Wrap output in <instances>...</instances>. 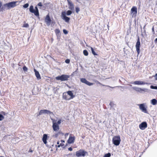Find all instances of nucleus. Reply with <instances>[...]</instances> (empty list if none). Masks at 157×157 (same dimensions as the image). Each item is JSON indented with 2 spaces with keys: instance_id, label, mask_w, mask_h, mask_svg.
I'll use <instances>...</instances> for the list:
<instances>
[{
  "instance_id": "1",
  "label": "nucleus",
  "mask_w": 157,
  "mask_h": 157,
  "mask_svg": "<svg viewBox=\"0 0 157 157\" xmlns=\"http://www.w3.org/2000/svg\"><path fill=\"white\" fill-rule=\"evenodd\" d=\"M75 97V96L71 90L68 91L67 92H64L63 94V98L65 100H70L73 99Z\"/></svg>"
},
{
  "instance_id": "2",
  "label": "nucleus",
  "mask_w": 157,
  "mask_h": 157,
  "mask_svg": "<svg viewBox=\"0 0 157 157\" xmlns=\"http://www.w3.org/2000/svg\"><path fill=\"white\" fill-rule=\"evenodd\" d=\"M18 2V1H13L5 4L3 5L2 9L9 10L11 8H14L17 5V3Z\"/></svg>"
},
{
  "instance_id": "3",
  "label": "nucleus",
  "mask_w": 157,
  "mask_h": 157,
  "mask_svg": "<svg viewBox=\"0 0 157 157\" xmlns=\"http://www.w3.org/2000/svg\"><path fill=\"white\" fill-rule=\"evenodd\" d=\"M70 75H62L60 76H59L56 77L57 80H59L61 81H67L70 78Z\"/></svg>"
},
{
  "instance_id": "4",
  "label": "nucleus",
  "mask_w": 157,
  "mask_h": 157,
  "mask_svg": "<svg viewBox=\"0 0 157 157\" xmlns=\"http://www.w3.org/2000/svg\"><path fill=\"white\" fill-rule=\"evenodd\" d=\"M35 8V9H34L33 6L32 5L31 6L29 9L30 12L31 13H33L36 16H39V13L37 7L36 6Z\"/></svg>"
},
{
  "instance_id": "5",
  "label": "nucleus",
  "mask_w": 157,
  "mask_h": 157,
  "mask_svg": "<svg viewBox=\"0 0 157 157\" xmlns=\"http://www.w3.org/2000/svg\"><path fill=\"white\" fill-rule=\"evenodd\" d=\"M121 140L119 136H115L113 137V143L115 145H119L120 144Z\"/></svg>"
},
{
  "instance_id": "6",
  "label": "nucleus",
  "mask_w": 157,
  "mask_h": 157,
  "mask_svg": "<svg viewBox=\"0 0 157 157\" xmlns=\"http://www.w3.org/2000/svg\"><path fill=\"white\" fill-rule=\"evenodd\" d=\"M86 155H88V153L83 150L80 149L76 152V155L77 157L84 156Z\"/></svg>"
},
{
  "instance_id": "7",
  "label": "nucleus",
  "mask_w": 157,
  "mask_h": 157,
  "mask_svg": "<svg viewBox=\"0 0 157 157\" xmlns=\"http://www.w3.org/2000/svg\"><path fill=\"white\" fill-rule=\"evenodd\" d=\"M61 16L62 18L67 23L69 21L70 18L66 15V12L65 11H62L61 13Z\"/></svg>"
},
{
  "instance_id": "8",
  "label": "nucleus",
  "mask_w": 157,
  "mask_h": 157,
  "mask_svg": "<svg viewBox=\"0 0 157 157\" xmlns=\"http://www.w3.org/2000/svg\"><path fill=\"white\" fill-rule=\"evenodd\" d=\"M132 17H135L137 13V8L136 6H133L131 9Z\"/></svg>"
},
{
  "instance_id": "9",
  "label": "nucleus",
  "mask_w": 157,
  "mask_h": 157,
  "mask_svg": "<svg viewBox=\"0 0 157 157\" xmlns=\"http://www.w3.org/2000/svg\"><path fill=\"white\" fill-rule=\"evenodd\" d=\"M43 113L49 114H53V113L52 112L48 110L41 109L40 110V111L39 112V114L38 115V116L41 115Z\"/></svg>"
},
{
  "instance_id": "10",
  "label": "nucleus",
  "mask_w": 157,
  "mask_h": 157,
  "mask_svg": "<svg viewBox=\"0 0 157 157\" xmlns=\"http://www.w3.org/2000/svg\"><path fill=\"white\" fill-rule=\"evenodd\" d=\"M140 43L139 38H138L137 40V41L136 43V50L137 52V54L138 55L140 53Z\"/></svg>"
},
{
  "instance_id": "11",
  "label": "nucleus",
  "mask_w": 157,
  "mask_h": 157,
  "mask_svg": "<svg viewBox=\"0 0 157 157\" xmlns=\"http://www.w3.org/2000/svg\"><path fill=\"white\" fill-rule=\"evenodd\" d=\"M45 22H46L47 25L48 26H49L50 23H53V22H51V20L50 19V16L48 14L47 15L45 18Z\"/></svg>"
},
{
  "instance_id": "12",
  "label": "nucleus",
  "mask_w": 157,
  "mask_h": 157,
  "mask_svg": "<svg viewBox=\"0 0 157 157\" xmlns=\"http://www.w3.org/2000/svg\"><path fill=\"white\" fill-rule=\"evenodd\" d=\"M80 80L82 82L84 83L89 86L92 85L93 84V83L89 82L86 78H81Z\"/></svg>"
},
{
  "instance_id": "13",
  "label": "nucleus",
  "mask_w": 157,
  "mask_h": 157,
  "mask_svg": "<svg viewBox=\"0 0 157 157\" xmlns=\"http://www.w3.org/2000/svg\"><path fill=\"white\" fill-rule=\"evenodd\" d=\"M139 108L143 112L147 113L146 108L145 107V105L144 104H142L139 105Z\"/></svg>"
},
{
  "instance_id": "14",
  "label": "nucleus",
  "mask_w": 157,
  "mask_h": 157,
  "mask_svg": "<svg viewBox=\"0 0 157 157\" xmlns=\"http://www.w3.org/2000/svg\"><path fill=\"white\" fill-rule=\"evenodd\" d=\"M139 128L141 130H144L147 127V124L146 122H144L140 124L139 126Z\"/></svg>"
},
{
  "instance_id": "15",
  "label": "nucleus",
  "mask_w": 157,
  "mask_h": 157,
  "mask_svg": "<svg viewBox=\"0 0 157 157\" xmlns=\"http://www.w3.org/2000/svg\"><path fill=\"white\" fill-rule=\"evenodd\" d=\"M52 128L55 131H57L59 129V125L56 124V122H53Z\"/></svg>"
},
{
  "instance_id": "16",
  "label": "nucleus",
  "mask_w": 157,
  "mask_h": 157,
  "mask_svg": "<svg viewBox=\"0 0 157 157\" xmlns=\"http://www.w3.org/2000/svg\"><path fill=\"white\" fill-rule=\"evenodd\" d=\"M75 140V137L74 136H71V134L68 139L67 140V143L68 144H71L74 142Z\"/></svg>"
},
{
  "instance_id": "17",
  "label": "nucleus",
  "mask_w": 157,
  "mask_h": 157,
  "mask_svg": "<svg viewBox=\"0 0 157 157\" xmlns=\"http://www.w3.org/2000/svg\"><path fill=\"white\" fill-rule=\"evenodd\" d=\"M48 138V135L46 134H44L42 138V141L44 144H46L47 142V140Z\"/></svg>"
},
{
  "instance_id": "18",
  "label": "nucleus",
  "mask_w": 157,
  "mask_h": 157,
  "mask_svg": "<svg viewBox=\"0 0 157 157\" xmlns=\"http://www.w3.org/2000/svg\"><path fill=\"white\" fill-rule=\"evenodd\" d=\"M133 83L135 85H141L146 84V82L144 81H136L134 82Z\"/></svg>"
},
{
  "instance_id": "19",
  "label": "nucleus",
  "mask_w": 157,
  "mask_h": 157,
  "mask_svg": "<svg viewBox=\"0 0 157 157\" xmlns=\"http://www.w3.org/2000/svg\"><path fill=\"white\" fill-rule=\"evenodd\" d=\"M35 72V75L37 78L38 79H40L41 78L40 75L38 71H37L35 69L34 70Z\"/></svg>"
},
{
  "instance_id": "20",
  "label": "nucleus",
  "mask_w": 157,
  "mask_h": 157,
  "mask_svg": "<svg viewBox=\"0 0 157 157\" xmlns=\"http://www.w3.org/2000/svg\"><path fill=\"white\" fill-rule=\"evenodd\" d=\"M68 5H69V8L71 10H74V5L70 1L68 2Z\"/></svg>"
},
{
  "instance_id": "21",
  "label": "nucleus",
  "mask_w": 157,
  "mask_h": 157,
  "mask_svg": "<svg viewBox=\"0 0 157 157\" xmlns=\"http://www.w3.org/2000/svg\"><path fill=\"white\" fill-rule=\"evenodd\" d=\"M63 135V134L61 131H59L58 132L56 133L54 135V136L55 137H57L59 135Z\"/></svg>"
},
{
  "instance_id": "22",
  "label": "nucleus",
  "mask_w": 157,
  "mask_h": 157,
  "mask_svg": "<svg viewBox=\"0 0 157 157\" xmlns=\"http://www.w3.org/2000/svg\"><path fill=\"white\" fill-rule=\"evenodd\" d=\"M151 103L153 105H155L157 104V100L155 99H152L151 100Z\"/></svg>"
},
{
  "instance_id": "23",
  "label": "nucleus",
  "mask_w": 157,
  "mask_h": 157,
  "mask_svg": "<svg viewBox=\"0 0 157 157\" xmlns=\"http://www.w3.org/2000/svg\"><path fill=\"white\" fill-rule=\"evenodd\" d=\"M55 32L57 36L59 35L60 33V30L59 29H56L55 30Z\"/></svg>"
},
{
  "instance_id": "24",
  "label": "nucleus",
  "mask_w": 157,
  "mask_h": 157,
  "mask_svg": "<svg viewBox=\"0 0 157 157\" xmlns=\"http://www.w3.org/2000/svg\"><path fill=\"white\" fill-rule=\"evenodd\" d=\"M135 90L136 91L139 92H141L142 91H144V90L142 89L141 88H136L135 89Z\"/></svg>"
},
{
  "instance_id": "25",
  "label": "nucleus",
  "mask_w": 157,
  "mask_h": 157,
  "mask_svg": "<svg viewBox=\"0 0 157 157\" xmlns=\"http://www.w3.org/2000/svg\"><path fill=\"white\" fill-rule=\"evenodd\" d=\"M61 143H60L59 145H58V147H59L60 146L63 147L64 145V143H65V141L64 140H61Z\"/></svg>"
},
{
  "instance_id": "26",
  "label": "nucleus",
  "mask_w": 157,
  "mask_h": 157,
  "mask_svg": "<svg viewBox=\"0 0 157 157\" xmlns=\"http://www.w3.org/2000/svg\"><path fill=\"white\" fill-rule=\"evenodd\" d=\"M72 13V12L70 10H67L66 12V15L68 16L70 15Z\"/></svg>"
},
{
  "instance_id": "27",
  "label": "nucleus",
  "mask_w": 157,
  "mask_h": 157,
  "mask_svg": "<svg viewBox=\"0 0 157 157\" xmlns=\"http://www.w3.org/2000/svg\"><path fill=\"white\" fill-rule=\"evenodd\" d=\"M83 53L84 55L85 56H87L88 55V52L86 50H83Z\"/></svg>"
},
{
  "instance_id": "28",
  "label": "nucleus",
  "mask_w": 157,
  "mask_h": 157,
  "mask_svg": "<svg viewBox=\"0 0 157 157\" xmlns=\"http://www.w3.org/2000/svg\"><path fill=\"white\" fill-rule=\"evenodd\" d=\"M91 50L92 52V53L94 55H97V54L94 51L93 48L92 47H91Z\"/></svg>"
},
{
  "instance_id": "29",
  "label": "nucleus",
  "mask_w": 157,
  "mask_h": 157,
  "mask_svg": "<svg viewBox=\"0 0 157 157\" xmlns=\"http://www.w3.org/2000/svg\"><path fill=\"white\" fill-rule=\"evenodd\" d=\"M111 155V154L110 153H108L105 154L104 155V157H110Z\"/></svg>"
},
{
  "instance_id": "30",
  "label": "nucleus",
  "mask_w": 157,
  "mask_h": 157,
  "mask_svg": "<svg viewBox=\"0 0 157 157\" xmlns=\"http://www.w3.org/2000/svg\"><path fill=\"white\" fill-rule=\"evenodd\" d=\"M115 104H114L113 102L110 101L109 103V105L111 106V107H113L114 105H115Z\"/></svg>"
},
{
  "instance_id": "31",
  "label": "nucleus",
  "mask_w": 157,
  "mask_h": 157,
  "mask_svg": "<svg viewBox=\"0 0 157 157\" xmlns=\"http://www.w3.org/2000/svg\"><path fill=\"white\" fill-rule=\"evenodd\" d=\"M80 11L79 8L78 7H75V11L76 13H78Z\"/></svg>"
},
{
  "instance_id": "32",
  "label": "nucleus",
  "mask_w": 157,
  "mask_h": 157,
  "mask_svg": "<svg viewBox=\"0 0 157 157\" xmlns=\"http://www.w3.org/2000/svg\"><path fill=\"white\" fill-rule=\"evenodd\" d=\"M23 70L25 71H28V68L25 66H24L23 67Z\"/></svg>"
},
{
  "instance_id": "33",
  "label": "nucleus",
  "mask_w": 157,
  "mask_h": 157,
  "mask_svg": "<svg viewBox=\"0 0 157 157\" xmlns=\"http://www.w3.org/2000/svg\"><path fill=\"white\" fill-rule=\"evenodd\" d=\"M4 117L2 114H0V121H1L4 119Z\"/></svg>"
},
{
  "instance_id": "34",
  "label": "nucleus",
  "mask_w": 157,
  "mask_h": 157,
  "mask_svg": "<svg viewBox=\"0 0 157 157\" xmlns=\"http://www.w3.org/2000/svg\"><path fill=\"white\" fill-rule=\"evenodd\" d=\"M29 4L28 3H26L25 4H24L23 6V7L24 8H27L28 6H29Z\"/></svg>"
},
{
  "instance_id": "35",
  "label": "nucleus",
  "mask_w": 157,
  "mask_h": 157,
  "mask_svg": "<svg viewBox=\"0 0 157 157\" xmlns=\"http://www.w3.org/2000/svg\"><path fill=\"white\" fill-rule=\"evenodd\" d=\"M29 25L28 24H27V23L24 24L23 25V27H25V28L28 27H29Z\"/></svg>"
},
{
  "instance_id": "36",
  "label": "nucleus",
  "mask_w": 157,
  "mask_h": 157,
  "mask_svg": "<svg viewBox=\"0 0 157 157\" xmlns=\"http://www.w3.org/2000/svg\"><path fill=\"white\" fill-rule=\"evenodd\" d=\"M70 62V59H67L65 60V62L67 63H69Z\"/></svg>"
},
{
  "instance_id": "37",
  "label": "nucleus",
  "mask_w": 157,
  "mask_h": 157,
  "mask_svg": "<svg viewBox=\"0 0 157 157\" xmlns=\"http://www.w3.org/2000/svg\"><path fill=\"white\" fill-rule=\"evenodd\" d=\"M63 33L65 34H67V33H68L67 31V30H66V29H63Z\"/></svg>"
},
{
  "instance_id": "38",
  "label": "nucleus",
  "mask_w": 157,
  "mask_h": 157,
  "mask_svg": "<svg viewBox=\"0 0 157 157\" xmlns=\"http://www.w3.org/2000/svg\"><path fill=\"white\" fill-rule=\"evenodd\" d=\"M61 123V120H59L57 122H56V124H57V125H59Z\"/></svg>"
},
{
  "instance_id": "39",
  "label": "nucleus",
  "mask_w": 157,
  "mask_h": 157,
  "mask_svg": "<svg viewBox=\"0 0 157 157\" xmlns=\"http://www.w3.org/2000/svg\"><path fill=\"white\" fill-rule=\"evenodd\" d=\"M152 32L153 33V34H154L155 33V30H154V26H153V27L152 29Z\"/></svg>"
},
{
  "instance_id": "40",
  "label": "nucleus",
  "mask_w": 157,
  "mask_h": 157,
  "mask_svg": "<svg viewBox=\"0 0 157 157\" xmlns=\"http://www.w3.org/2000/svg\"><path fill=\"white\" fill-rule=\"evenodd\" d=\"M37 5L39 6H42V3L41 2H39L38 4H37Z\"/></svg>"
},
{
  "instance_id": "41",
  "label": "nucleus",
  "mask_w": 157,
  "mask_h": 157,
  "mask_svg": "<svg viewBox=\"0 0 157 157\" xmlns=\"http://www.w3.org/2000/svg\"><path fill=\"white\" fill-rule=\"evenodd\" d=\"M68 150L70 151H72V147H70L69 148H68Z\"/></svg>"
},
{
  "instance_id": "42",
  "label": "nucleus",
  "mask_w": 157,
  "mask_h": 157,
  "mask_svg": "<svg viewBox=\"0 0 157 157\" xmlns=\"http://www.w3.org/2000/svg\"><path fill=\"white\" fill-rule=\"evenodd\" d=\"M151 86L152 88H154V89H157V86Z\"/></svg>"
},
{
  "instance_id": "43",
  "label": "nucleus",
  "mask_w": 157,
  "mask_h": 157,
  "mask_svg": "<svg viewBox=\"0 0 157 157\" xmlns=\"http://www.w3.org/2000/svg\"><path fill=\"white\" fill-rule=\"evenodd\" d=\"M1 113L4 115H6V113L3 111H2L1 112Z\"/></svg>"
},
{
  "instance_id": "44",
  "label": "nucleus",
  "mask_w": 157,
  "mask_h": 157,
  "mask_svg": "<svg viewBox=\"0 0 157 157\" xmlns=\"http://www.w3.org/2000/svg\"><path fill=\"white\" fill-rule=\"evenodd\" d=\"M29 152H31V153L33 152V151L31 149H30L29 151Z\"/></svg>"
},
{
  "instance_id": "45",
  "label": "nucleus",
  "mask_w": 157,
  "mask_h": 157,
  "mask_svg": "<svg viewBox=\"0 0 157 157\" xmlns=\"http://www.w3.org/2000/svg\"><path fill=\"white\" fill-rule=\"evenodd\" d=\"M155 79L156 80H157V74H156L155 76Z\"/></svg>"
},
{
  "instance_id": "46",
  "label": "nucleus",
  "mask_w": 157,
  "mask_h": 157,
  "mask_svg": "<svg viewBox=\"0 0 157 157\" xmlns=\"http://www.w3.org/2000/svg\"><path fill=\"white\" fill-rule=\"evenodd\" d=\"M97 83L99 84H100V85H101V84L100 82H98V81H97Z\"/></svg>"
},
{
  "instance_id": "47",
  "label": "nucleus",
  "mask_w": 157,
  "mask_h": 157,
  "mask_svg": "<svg viewBox=\"0 0 157 157\" xmlns=\"http://www.w3.org/2000/svg\"><path fill=\"white\" fill-rule=\"evenodd\" d=\"M155 43L157 42V38H156L155 40Z\"/></svg>"
},
{
  "instance_id": "48",
  "label": "nucleus",
  "mask_w": 157,
  "mask_h": 157,
  "mask_svg": "<svg viewBox=\"0 0 157 157\" xmlns=\"http://www.w3.org/2000/svg\"><path fill=\"white\" fill-rule=\"evenodd\" d=\"M57 144H58V145H59V141H58L57 142Z\"/></svg>"
},
{
  "instance_id": "49",
  "label": "nucleus",
  "mask_w": 157,
  "mask_h": 157,
  "mask_svg": "<svg viewBox=\"0 0 157 157\" xmlns=\"http://www.w3.org/2000/svg\"><path fill=\"white\" fill-rule=\"evenodd\" d=\"M68 135V133H66L65 134V136H67Z\"/></svg>"
},
{
  "instance_id": "50",
  "label": "nucleus",
  "mask_w": 157,
  "mask_h": 157,
  "mask_svg": "<svg viewBox=\"0 0 157 157\" xmlns=\"http://www.w3.org/2000/svg\"><path fill=\"white\" fill-rule=\"evenodd\" d=\"M0 157H4V156H0Z\"/></svg>"
}]
</instances>
